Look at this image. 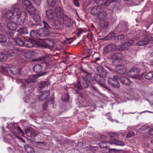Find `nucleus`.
Wrapping results in <instances>:
<instances>
[{
    "label": "nucleus",
    "instance_id": "obj_26",
    "mask_svg": "<svg viewBox=\"0 0 153 153\" xmlns=\"http://www.w3.org/2000/svg\"><path fill=\"white\" fill-rule=\"evenodd\" d=\"M8 28L11 30H15L18 27L17 24L13 22H10L7 24Z\"/></svg>",
    "mask_w": 153,
    "mask_h": 153
},
{
    "label": "nucleus",
    "instance_id": "obj_63",
    "mask_svg": "<svg viewBox=\"0 0 153 153\" xmlns=\"http://www.w3.org/2000/svg\"><path fill=\"white\" fill-rule=\"evenodd\" d=\"M16 137L18 139H19V140H21L22 142H23V143L25 142V140H24L22 138L20 137L17 135L16 136Z\"/></svg>",
    "mask_w": 153,
    "mask_h": 153
},
{
    "label": "nucleus",
    "instance_id": "obj_36",
    "mask_svg": "<svg viewBox=\"0 0 153 153\" xmlns=\"http://www.w3.org/2000/svg\"><path fill=\"white\" fill-rule=\"evenodd\" d=\"M121 2V0H107V1L104 2V4L105 6H108L109 4L115 2L119 4Z\"/></svg>",
    "mask_w": 153,
    "mask_h": 153
},
{
    "label": "nucleus",
    "instance_id": "obj_3",
    "mask_svg": "<svg viewBox=\"0 0 153 153\" xmlns=\"http://www.w3.org/2000/svg\"><path fill=\"white\" fill-rule=\"evenodd\" d=\"M142 37L141 39L137 42L136 45L138 46L146 45L148 47H151L152 52L151 54H153V45H152V41L153 40V37L149 36L145 30L143 31Z\"/></svg>",
    "mask_w": 153,
    "mask_h": 153
},
{
    "label": "nucleus",
    "instance_id": "obj_43",
    "mask_svg": "<svg viewBox=\"0 0 153 153\" xmlns=\"http://www.w3.org/2000/svg\"><path fill=\"white\" fill-rule=\"evenodd\" d=\"M33 18L36 22H39L41 20L40 16L37 13L33 14Z\"/></svg>",
    "mask_w": 153,
    "mask_h": 153
},
{
    "label": "nucleus",
    "instance_id": "obj_62",
    "mask_svg": "<svg viewBox=\"0 0 153 153\" xmlns=\"http://www.w3.org/2000/svg\"><path fill=\"white\" fill-rule=\"evenodd\" d=\"M148 132L150 135H153V128L149 129L148 131Z\"/></svg>",
    "mask_w": 153,
    "mask_h": 153
},
{
    "label": "nucleus",
    "instance_id": "obj_5",
    "mask_svg": "<svg viewBox=\"0 0 153 153\" xmlns=\"http://www.w3.org/2000/svg\"><path fill=\"white\" fill-rule=\"evenodd\" d=\"M89 81H92L93 84L97 83L99 85L103 87L105 82V79L104 76L98 74H95L94 77L92 76V79H89Z\"/></svg>",
    "mask_w": 153,
    "mask_h": 153
},
{
    "label": "nucleus",
    "instance_id": "obj_8",
    "mask_svg": "<svg viewBox=\"0 0 153 153\" xmlns=\"http://www.w3.org/2000/svg\"><path fill=\"white\" fill-rule=\"evenodd\" d=\"M140 70L138 68H133L131 69L128 73V75L132 78H136L138 75Z\"/></svg>",
    "mask_w": 153,
    "mask_h": 153
},
{
    "label": "nucleus",
    "instance_id": "obj_46",
    "mask_svg": "<svg viewBox=\"0 0 153 153\" xmlns=\"http://www.w3.org/2000/svg\"><path fill=\"white\" fill-rule=\"evenodd\" d=\"M7 41L6 37L3 34H0V42H4Z\"/></svg>",
    "mask_w": 153,
    "mask_h": 153
},
{
    "label": "nucleus",
    "instance_id": "obj_21",
    "mask_svg": "<svg viewBox=\"0 0 153 153\" xmlns=\"http://www.w3.org/2000/svg\"><path fill=\"white\" fill-rule=\"evenodd\" d=\"M124 57L123 55L120 53H115L111 56V58L114 60H122Z\"/></svg>",
    "mask_w": 153,
    "mask_h": 153
},
{
    "label": "nucleus",
    "instance_id": "obj_44",
    "mask_svg": "<svg viewBox=\"0 0 153 153\" xmlns=\"http://www.w3.org/2000/svg\"><path fill=\"white\" fill-rule=\"evenodd\" d=\"M48 5L50 7H54L56 3V0H47Z\"/></svg>",
    "mask_w": 153,
    "mask_h": 153
},
{
    "label": "nucleus",
    "instance_id": "obj_17",
    "mask_svg": "<svg viewBox=\"0 0 153 153\" xmlns=\"http://www.w3.org/2000/svg\"><path fill=\"white\" fill-rule=\"evenodd\" d=\"M20 10H21L22 11H25L26 12V11L27 10L28 12V13L31 15H32L34 14V13L35 10V9L34 8V7L33 6H31V5H30L29 6H27L26 7L25 9H23L21 7ZM27 17L26 20L27 19Z\"/></svg>",
    "mask_w": 153,
    "mask_h": 153
},
{
    "label": "nucleus",
    "instance_id": "obj_9",
    "mask_svg": "<svg viewBox=\"0 0 153 153\" xmlns=\"http://www.w3.org/2000/svg\"><path fill=\"white\" fill-rule=\"evenodd\" d=\"M116 72L118 74L124 75L127 71L126 68L123 65L119 64L115 68Z\"/></svg>",
    "mask_w": 153,
    "mask_h": 153
},
{
    "label": "nucleus",
    "instance_id": "obj_48",
    "mask_svg": "<svg viewBox=\"0 0 153 153\" xmlns=\"http://www.w3.org/2000/svg\"><path fill=\"white\" fill-rule=\"evenodd\" d=\"M22 3L26 7L31 5V3L29 0H22Z\"/></svg>",
    "mask_w": 153,
    "mask_h": 153
},
{
    "label": "nucleus",
    "instance_id": "obj_64",
    "mask_svg": "<svg viewBox=\"0 0 153 153\" xmlns=\"http://www.w3.org/2000/svg\"><path fill=\"white\" fill-rule=\"evenodd\" d=\"M67 96L66 95V97L64 98L63 96H62L61 97L62 100L65 102H66L67 101Z\"/></svg>",
    "mask_w": 153,
    "mask_h": 153
},
{
    "label": "nucleus",
    "instance_id": "obj_19",
    "mask_svg": "<svg viewBox=\"0 0 153 153\" xmlns=\"http://www.w3.org/2000/svg\"><path fill=\"white\" fill-rule=\"evenodd\" d=\"M127 24L126 22H122L121 25H119L118 26L116 27L115 30H119L120 29L121 32H124L126 31L128 29V27Z\"/></svg>",
    "mask_w": 153,
    "mask_h": 153
},
{
    "label": "nucleus",
    "instance_id": "obj_39",
    "mask_svg": "<svg viewBox=\"0 0 153 153\" xmlns=\"http://www.w3.org/2000/svg\"><path fill=\"white\" fill-rule=\"evenodd\" d=\"M115 33L113 32H111L106 36L104 37L105 40H108L112 39L115 36Z\"/></svg>",
    "mask_w": 153,
    "mask_h": 153
},
{
    "label": "nucleus",
    "instance_id": "obj_2",
    "mask_svg": "<svg viewBox=\"0 0 153 153\" xmlns=\"http://www.w3.org/2000/svg\"><path fill=\"white\" fill-rule=\"evenodd\" d=\"M44 27H41L38 29V32L35 30L30 31V36L33 38H38L39 39H42L43 37L49 35L50 32L49 29L50 27L49 25L45 21H43Z\"/></svg>",
    "mask_w": 153,
    "mask_h": 153
},
{
    "label": "nucleus",
    "instance_id": "obj_33",
    "mask_svg": "<svg viewBox=\"0 0 153 153\" xmlns=\"http://www.w3.org/2000/svg\"><path fill=\"white\" fill-rule=\"evenodd\" d=\"M24 148L27 153H34L33 148L28 145H26L24 146Z\"/></svg>",
    "mask_w": 153,
    "mask_h": 153
},
{
    "label": "nucleus",
    "instance_id": "obj_50",
    "mask_svg": "<svg viewBox=\"0 0 153 153\" xmlns=\"http://www.w3.org/2000/svg\"><path fill=\"white\" fill-rule=\"evenodd\" d=\"M96 55H94L93 56V58H94V60L93 62L95 63H97V62L100 60V57H96Z\"/></svg>",
    "mask_w": 153,
    "mask_h": 153
},
{
    "label": "nucleus",
    "instance_id": "obj_35",
    "mask_svg": "<svg viewBox=\"0 0 153 153\" xmlns=\"http://www.w3.org/2000/svg\"><path fill=\"white\" fill-rule=\"evenodd\" d=\"M24 100L25 102L30 103V105L31 107L33 106L31 105V104H32V102H34V100H33L32 98H30V96L28 95L27 96L25 97Z\"/></svg>",
    "mask_w": 153,
    "mask_h": 153
},
{
    "label": "nucleus",
    "instance_id": "obj_13",
    "mask_svg": "<svg viewBox=\"0 0 153 153\" xmlns=\"http://www.w3.org/2000/svg\"><path fill=\"white\" fill-rule=\"evenodd\" d=\"M22 51V49L20 48H15L13 50L9 49L7 50V54L10 56H13L14 55L15 53L16 54H21L20 52Z\"/></svg>",
    "mask_w": 153,
    "mask_h": 153
},
{
    "label": "nucleus",
    "instance_id": "obj_15",
    "mask_svg": "<svg viewBox=\"0 0 153 153\" xmlns=\"http://www.w3.org/2000/svg\"><path fill=\"white\" fill-rule=\"evenodd\" d=\"M42 42L43 45L46 46V47L49 46L52 47L55 45V43L52 39H46L43 37Z\"/></svg>",
    "mask_w": 153,
    "mask_h": 153
},
{
    "label": "nucleus",
    "instance_id": "obj_42",
    "mask_svg": "<svg viewBox=\"0 0 153 153\" xmlns=\"http://www.w3.org/2000/svg\"><path fill=\"white\" fill-rule=\"evenodd\" d=\"M146 79L148 80H151L153 78V72H149L145 76Z\"/></svg>",
    "mask_w": 153,
    "mask_h": 153
},
{
    "label": "nucleus",
    "instance_id": "obj_54",
    "mask_svg": "<svg viewBox=\"0 0 153 153\" xmlns=\"http://www.w3.org/2000/svg\"><path fill=\"white\" fill-rule=\"evenodd\" d=\"M109 136L112 137H117L118 136L117 134L114 133H110L109 134Z\"/></svg>",
    "mask_w": 153,
    "mask_h": 153
},
{
    "label": "nucleus",
    "instance_id": "obj_16",
    "mask_svg": "<svg viewBox=\"0 0 153 153\" xmlns=\"http://www.w3.org/2000/svg\"><path fill=\"white\" fill-rule=\"evenodd\" d=\"M74 25V21L71 17L68 16V29L72 33L74 31V27L73 26Z\"/></svg>",
    "mask_w": 153,
    "mask_h": 153
},
{
    "label": "nucleus",
    "instance_id": "obj_52",
    "mask_svg": "<svg viewBox=\"0 0 153 153\" xmlns=\"http://www.w3.org/2000/svg\"><path fill=\"white\" fill-rule=\"evenodd\" d=\"M37 5H39L41 3V0H32Z\"/></svg>",
    "mask_w": 153,
    "mask_h": 153
},
{
    "label": "nucleus",
    "instance_id": "obj_32",
    "mask_svg": "<svg viewBox=\"0 0 153 153\" xmlns=\"http://www.w3.org/2000/svg\"><path fill=\"white\" fill-rule=\"evenodd\" d=\"M33 70L36 73H40L42 70V66L39 64H36L34 66Z\"/></svg>",
    "mask_w": 153,
    "mask_h": 153
},
{
    "label": "nucleus",
    "instance_id": "obj_10",
    "mask_svg": "<svg viewBox=\"0 0 153 153\" xmlns=\"http://www.w3.org/2000/svg\"><path fill=\"white\" fill-rule=\"evenodd\" d=\"M90 78L87 79L86 77L83 76H80L79 77V80H82V84L83 86L85 88H88L89 86L88 83L91 84V85L93 84L92 81H89Z\"/></svg>",
    "mask_w": 153,
    "mask_h": 153
},
{
    "label": "nucleus",
    "instance_id": "obj_61",
    "mask_svg": "<svg viewBox=\"0 0 153 153\" xmlns=\"http://www.w3.org/2000/svg\"><path fill=\"white\" fill-rule=\"evenodd\" d=\"M73 3L77 7H78L79 6V4L77 0H73Z\"/></svg>",
    "mask_w": 153,
    "mask_h": 153
},
{
    "label": "nucleus",
    "instance_id": "obj_24",
    "mask_svg": "<svg viewBox=\"0 0 153 153\" xmlns=\"http://www.w3.org/2000/svg\"><path fill=\"white\" fill-rule=\"evenodd\" d=\"M46 16L48 20H53L54 18V15L53 10L49 9L46 11Z\"/></svg>",
    "mask_w": 153,
    "mask_h": 153
},
{
    "label": "nucleus",
    "instance_id": "obj_27",
    "mask_svg": "<svg viewBox=\"0 0 153 153\" xmlns=\"http://www.w3.org/2000/svg\"><path fill=\"white\" fill-rule=\"evenodd\" d=\"M50 94V92L49 91L47 90L45 91L43 93L39 95V99L41 100H43L48 97Z\"/></svg>",
    "mask_w": 153,
    "mask_h": 153
},
{
    "label": "nucleus",
    "instance_id": "obj_60",
    "mask_svg": "<svg viewBox=\"0 0 153 153\" xmlns=\"http://www.w3.org/2000/svg\"><path fill=\"white\" fill-rule=\"evenodd\" d=\"M108 26V22H105L103 23V27L105 29H106L107 28Z\"/></svg>",
    "mask_w": 153,
    "mask_h": 153
},
{
    "label": "nucleus",
    "instance_id": "obj_30",
    "mask_svg": "<svg viewBox=\"0 0 153 153\" xmlns=\"http://www.w3.org/2000/svg\"><path fill=\"white\" fill-rule=\"evenodd\" d=\"M49 84V82L48 81L42 82L39 84L38 89L39 90H41L43 88L48 86Z\"/></svg>",
    "mask_w": 153,
    "mask_h": 153
},
{
    "label": "nucleus",
    "instance_id": "obj_57",
    "mask_svg": "<svg viewBox=\"0 0 153 153\" xmlns=\"http://www.w3.org/2000/svg\"><path fill=\"white\" fill-rule=\"evenodd\" d=\"M76 91V92L77 93L79 94V95L81 98L82 99H84L85 97L83 95V94L81 93V92H80L79 91H78L77 90Z\"/></svg>",
    "mask_w": 153,
    "mask_h": 153
},
{
    "label": "nucleus",
    "instance_id": "obj_7",
    "mask_svg": "<svg viewBox=\"0 0 153 153\" xmlns=\"http://www.w3.org/2000/svg\"><path fill=\"white\" fill-rule=\"evenodd\" d=\"M115 81H113L112 78L109 77L108 82V84L112 87L115 88H119L120 87V84L118 81L119 77L117 76H114Z\"/></svg>",
    "mask_w": 153,
    "mask_h": 153
},
{
    "label": "nucleus",
    "instance_id": "obj_34",
    "mask_svg": "<svg viewBox=\"0 0 153 153\" xmlns=\"http://www.w3.org/2000/svg\"><path fill=\"white\" fill-rule=\"evenodd\" d=\"M18 32L21 34H27L28 31L26 27H23L19 28L18 30Z\"/></svg>",
    "mask_w": 153,
    "mask_h": 153
},
{
    "label": "nucleus",
    "instance_id": "obj_6",
    "mask_svg": "<svg viewBox=\"0 0 153 153\" xmlns=\"http://www.w3.org/2000/svg\"><path fill=\"white\" fill-rule=\"evenodd\" d=\"M54 13L57 17L58 18H62L63 23H66V17L64 15L63 10L60 7H56L54 9Z\"/></svg>",
    "mask_w": 153,
    "mask_h": 153
},
{
    "label": "nucleus",
    "instance_id": "obj_49",
    "mask_svg": "<svg viewBox=\"0 0 153 153\" xmlns=\"http://www.w3.org/2000/svg\"><path fill=\"white\" fill-rule=\"evenodd\" d=\"M98 145L101 148H105L107 146L106 142L105 141H102L100 142L98 144Z\"/></svg>",
    "mask_w": 153,
    "mask_h": 153
},
{
    "label": "nucleus",
    "instance_id": "obj_58",
    "mask_svg": "<svg viewBox=\"0 0 153 153\" xmlns=\"http://www.w3.org/2000/svg\"><path fill=\"white\" fill-rule=\"evenodd\" d=\"M32 128L31 127H29L26 129L25 130V132L26 133H28L29 132H30L31 129H32Z\"/></svg>",
    "mask_w": 153,
    "mask_h": 153
},
{
    "label": "nucleus",
    "instance_id": "obj_1",
    "mask_svg": "<svg viewBox=\"0 0 153 153\" xmlns=\"http://www.w3.org/2000/svg\"><path fill=\"white\" fill-rule=\"evenodd\" d=\"M21 5L19 3L14 5L12 7L13 11L8 10L5 13V16L8 19L11 20L14 17L17 19H20V24H23L26 20L27 17V14L25 11H22L20 10Z\"/></svg>",
    "mask_w": 153,
    "mask_h": 153
},
{
    "label": "nucleus",
    "instance_id": "obj_40",
    "mask_svg": "<svg viewBox=\"0 0 153 153\" xmlns=\"http://www.w3.org/2000/svg\"><path fill=\"white\" fill-rule=\"evenodd\" d=\"M7 59V54L3 53H0V62H2Z\"/></svg>",
    "mask_w": 153,
    "mask_h": 153
},
{
    "label": "nucleus",
    "instance_id": "obj_45",
    "mask_svg": "<svg viewBox=\"0 0 153 153\" xmlns=\"http://www.w3.org/2000/svg\"><path fill=\"white\" fill-rule=\"evenodd\" d=\"M30 136L31 137H36L38 135V133L36 132L35 131L33 128L31 129V131L30 132Z\"/></svg>",
    "mask_w": 153,
    "mask_h": 153
},
{
    "label": "nucleus",
    "instance_id": "obj_29",
    "mask_svg": "<svg viewBox=\"0 0 153 153\" xmlns=\"http://www.w3.org/2000/svg\"><path fill=\"white\" fill-rule=\"evenodd\" d=\"M34 42L32 40H25L24 46L29 48L33 47L34 46Z\"/></svg>",
    "mask_w": 153,
    "mask_h": 153
},
{
    "label": "nucleus",
    "instance_id": "obj_23",
    "mask_svg": "<svg viewBox=\"0 0 153 153\" xmlns=\"http://www.w3.org/2000/svg\"><path fill=\"white\" fill-rule=\"evenodd\" d=\"M107 49V52H113L117 49V46L115 44L111 43L108 45L105 48Z\"/></svg>",
    "mask_w": 153,
    "mask_h": 153
},
{
    "label": "nucleus",
    "instance_id": "obj_4",
    "mask_svg": "<svg viewBox=\"0 0 153 153\" xmlns=\"http://www.w3.org/2000/svg\"><path fill=\"white\" fill-rule=\"evenodd\" d=\"M38 76H39L37 75H32L29 76L28 78L24 81V82L23 80L19 79H16V82L18 84L22 83L23 86L26 87L28 86L29 83L35 82L36 80V78Z\"/></svg>",
    "mask_w": 153,
    "mask_h": 153
},
{
    "label": "nucleus",
    "instance_id": "obj_18",
    "mask_svg": "<svg viewBox=\"0 0 153 153\" xmlns=\"http://www.w3.org/2000/svg\"><path fill=\"white\" fill-rule=\"evenodd\" d=\"M101 9L100 6L99 5L95 6L91 9L90 13L92 15L96 16Z\"/></svg>",
    "mask_w": 153,
    "mask_h": 153
},
{
    "label": "nucleus",
    "instance_id": "obj_59",
    "mask_svg": "<svg viewBox=\"0 0 153 153\" xmlns=\"http://www.w3.org/2000/svg\"><path fill=\"white\" fill-rule=\"evenodd\" d=\"M91 85L92 88L94 90V91L97 92H99V91L98 90L97 87L96 86H93V84Z\"/></svg>",
    "mask_w": 153,
    "mask_h": 153
},
{
    "label": "nucleus",
    "instance_id": "obj_31",
    "mask_svg": "<svg viewBox=\"0 0 153 153\" xmlns=\"http://www.w3.org/2000/svg\"><path fill=\"white\" fill-rule=\"evenodd\" d=\"M80 71L84 73V75L85 76V77H86V78L87 79H88V78H90V79H92V76H91V75L90 74L87 72L85 70L83 69L82 67H81L79 68Z\"/></svg>",
    "mask_w": 153,
    "mask_h": 153
},
{
    "label": "nucleus",
    "instance_id": "obj_37",
    "mask_svg": "<svg viewBox=\"0 0 153 153\" xmlns=\"http://www.w3.org/2000/svg\"><path fill=\"white\" fill-rule=\"evenodd\" d=\"M10 73L13 75H16L19 72V70L14 66L10 68Z\"/></svg>",
    "mask_w": 153,
    "mask_h": 153
},
{
    "label": "nucleus",
    "instance_id": "obj_22",
    "mask_svg": "<svg viewBox=\"0 0 153 153\" xmlns=\"http://www.w3.org/2000/svg\"><path fill=\"white\" fill-rule=\"evenodd\" d=\"M109 143L111 144H114L117 145H119L121 146H123L125 145V143L120 140H117L114 139H110L109 140Z\"/></svg>",
    "mask_w": 153,
    "mask_h": 153
},
{
    "label": "nucleus",
    "instance_id": "obj_11",
    "mask_svg": "<svg viewBox=\"0 0 153 153\" xmlns=\"http://www.w3.org/2000/svg\"><path fill=\"white\" fill-rule=\"evenodd\" d=\"M119 79L122 84L126 86L130 85L131 83V82L129 78L125 76H121L119 77Z\"/></svg>",
    "mask_w": 153,
    "mask_h": 153
},
{
    "label": "nucleus",
    "instance_id": "obj_14",
    "mask_svg": "<svg viewBox=\"0 0 153 153\" xmlns=\"http://www.w3.org/2000/svg\"><path fill=\"white\" fill-rule=\"evenodd\" d=\"M97 71L99 73L98 74L104 77H106L107 74V70L102 66H98L97 68Z\"/></svg>",
    "mask_w": 153,
    "mask_h": 153
},
{
    "label": "nucleus",
    "instance_id": "obj_51",
    "mask_svg": "<svg viewBox=\"0 0 153 153\" xmlns=\"http://www.w3.org/2000/svg\"><path fill=\"white\" fill-rule=\"evenodd\" d=\"M134 133L133 131H131L129 132L128 134L126 135V138H130L134 136Z\"/></svg>",
    "mask_w": 153,
    "mask_h": 153
},
{
    "label": "nucleus",
    "instance_id": "obj_41",
    "mask_svg": "<svg viewBox=\"0 0 153 153\" xmlns=\"http://www.w3.org/2000/svg\"><path fill=\"white\" fill-rule=\"evenodd\" d=\"M134 41L131 40H129L125 42H123L122 43V45L123 46H129L131 45L132 44H134Z\"/></svg>",
    "mask_w": 153,
    "mask_h": 153
},
{
    "label": "nucleus",
    "instance_id": "obj_25",
    "mask_svg": "<svg viewBox=\"0 0 153 153\" xmlns=\"http://www.w3.org/2000/svg\"><path fill=\"white\" fill-rule=\"evenodd\" d=\"M53 25L56 29L61 30L62 27V24L59 20H55L53 21Z\"/></svg>",
    "mask_w": 153,
    "mask_h": 153
},
{
    "label": "nucleus",
    "instance_id": "obj_20",
    "mask_svg": "<svg viewBox=\"0 0 153 153\" xmlns=\"http://www.w3.org/2000/svg\"><path fill=\"white\" fill-rule=\"evenodd\" d=\"M18 37H16L15 39V42L16 44L20 46H23L25 45V41L23 38L21 37L20 38V35H19Z\"/></svg>",
    "mask_w": 153,
    "mask_h": 153
},
{
    "label": "nucleus",
    "instance_id": "obj_56",
    "mask_svg": "<svg viewBox=\"0 0 153 153\" xmlns=\"http://www.w3.org/2000/svg\"><path fill=\"white\" fill-rule=\"evenodd\" d=\"M17 129L19 133H21L23 135H24V133L23 132V131L18 126L17 128Z\"/></svg>",
    "mask_w": 153,
    "mask_h": 153
},
{
    "label": "nucleus",
    "instance_id": "obj_28",
    "mask_svg": "<svg viewBox=\"0 0 153 153\" xmlns=\"http://www.w3.org/2000/svg\"><path fill=\"white\" fill-rule=\"evenodd\" d=\"M97 16L98 19L101 20L105 18L106 16V13L102 9L98 14Z\"/></svg>",
    "mask_w": 153,
    "mask_h": 153
},
{
    "label": "nucleus",
    "instance_id": "obj_47",
    "mask_svg": "<svg viewBox=\"0 0 153 153\" xmlns=\"http://www.w3.org/2000/svg\"><path fill=\"white\" fill-rule=\"evenodd\" d=\"M75 87L77 88L78 90H82L83 88V87L81 85L80 81L78 80L76 84L75 85Z\"/></svg>",
    "mask_w": 153,
    "mask_h": 153
},
{
    "label": "nucleus",
    "instance_id": "obj_55",
    "mask_svg": "<svg viewBox=\"0 0 153 153\" xmlns=\"http://www.w3.org/2000/svg\"><path fill=\"white\" fill-rule=\"evenodd\" d=\"M109 120H111V121L114 122V123H120L119 121L117 120H114L112 119L111 117L109 118Z\"/></svg>",
    "mask_w": 153,
    "mask_h": 153
},
{
    "label": "nucleus",
    "instance_id": "obj_12",
    "mask_svg": "<svg viewBox=\"0 0 153 153\" xmlns=\"http://www.w3.org/2000/svg\"><path fill=\"white\" fill-rule=\"evenodd\" d=\"M22 51L20 53H24V56L26 58L29 59L34 56L35 55V53L32 51H24L22 49Z\"/></svg>",
    "mask_w": 153,
    "mask_h": 153
},
{
    "label": "nucleus",
    "instance_id": "obj_53",
    "mask_svg": "<svg viewBox=\"0 0 153 153\" xmlns=\"http://www.w3.org/2000/svg\"><path fill=\"white\" fill-rule=\"evenodd\" d=\"M84 30L81 29H79L78 32L76 33V35L78 37H79L80 34L83 32H84Z\"/></svg>",
    "mask_w": 153,
    "mask_h": 153
},
{
    "label": "nucleus",
    "instance_id": "obj_38",
    "mask_svg": "<svg viewBox=\"0 0 153 153\" xmlns=\"http://www.w3.org/2000/svg\"><path fill=\"white\" fill-rule=\"evenodd\" d=\"M124 37L123 34H120L115 37L114 38V40L116 41V42H118L123 39L124 38Z\"/></svg>",
    "mask_w": 153,
    "mask_h": 153
}]
</instances>
